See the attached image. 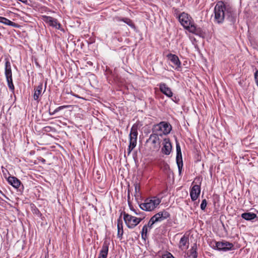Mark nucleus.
Instances as JSON below:
<instances>
[{
  "label": "nucleus",
  "instance_id": "nucleus-1",
  "mask_svg": "<svg viewBox=\"0 0 258 258\" xmlns=\"http://www.w3.org/2000/svg\"><path fill=\"white\" fill-rule=\"evenodd\" d=\"M214 22L218 24H222L225 19L232 24L236 21V15L233 8L226 6L222 2H218L214 8Z\"/></svg>",
  "mask_w": 258,
  "mask_h": 258
},
{
  "label": "nucleus",
  "instance_id": "nucleus-2",
  "mask_svg": "<svg viewBox=\"0 0 258 258\" xmlns=\"http://www.w3.org/2000/svg\"><path fill=\"white\" fill-rule=\"evenodd\" d=\"M178 20L184 28L190 33H193L201 37L205 36V32L200 27H198L194 23V20L190 15L184 12L178 16Z\"/></svg>",
  "mask_w": 258,
  "mask_h": 258
},
{
  "label": "nucleus",
  "instance_id": "nucleus-3",
  "mask_svg": "<svg viewBox=\"0 0 258 258\" xmlns=\"http://www.w3.org/2000/svg\"><path fill=\"white\" fill-rule=\"evenodd\" d=\"M161 203V200L156 197H153L151 198L146 199L144 202L139 205L140 208L146 211H152L154 210Z\"/></svg>",
  "mask_w": 258,
  "mask_h": 258
},
{
  "label": "nucleus",
  "instance_id": "nucleus-4",
  "mask_svg": "<svg viewBox=\"0 0 258 258\" xmlns=\"http://www.w3.org/2000/svg\"><path fill=\"white\" fill-rule=\"evenodd\" d=\"M138 135V126L137 125L134 124L131 129L130 134L129 135L130 145L127 150L128 155L130 154L132 151L136 147L137 145Z\"/></svg>",
  "mask_w": 258,
  "mask_h": 258
},
{
  "label": "nucleus",
  "instance_id": "nucleus-5",
  "mask_svg": "<svg viewBox=\"0 0 258 258\" xmlns=\"http://www.w3.org/2000/svg\"><path fill=\"white\" fill-rule=\"evenodd\" d=\"M123 214L124 221L127 227L130 229H133L144 218V216L143 217L137 218L125 212H123Z\"/></svg>",
  "mask_w": 258,
  "mask_h": 258
},
{
  "label": "nucleus",
  "instance_id": "nucleus-6",
  "mask_svg": "<svg viewBox=\"0 0 258 258\" xmlns=\"http://www.w3.org/2000/svg\"><path fill=\"white\" fill-rule=\"evenodd\" d=\"M159 136H162V134L152 133L146 141V143H150L152 145L154 150L158 151L160 147L161 141Z\"/></svg>",
  "mask_w": 258,
  "mask_h": 258
},
{
  "label": "nucleus",
  "instance_id": "nucleus-7",
  "mask_svg": "<svg viewBox=\"0 0 258 258\" xmlns=\"http://www.w3.org/2000/svg\"><path fill=\"white\" fill-rule=\"evenodd\" d=\"M42 20L49 26L64 32V29L61 28V24L58 22L56 19L48 16H42Z\"/></svg>",
  "mask_w": 258,
  "mask_h": 258
},
{
  "label": "nucleus",
  "instance_id": "nucleus-8",
  "mask_svg": "<svg viewBox=\"0 0 258 258\" xmlns=\"http://www.w3.org/2000/svg\"><path fill=\"white\" fill-rule=\"evenodd\" d=\"M215 246L219 250L226 251L233 249V243L226 241H218L215 242Z\"/></svg>",
  "mask_w": 258,
  "mask_h": 258
},
{
  "label": "nucleus",
  "instance_id": "nucleus-9",
  "mask_svg": "<svg viewBox=\"0 0 258 258\" xmlns=\"http://www.w3.org/2000/svg\"><path fill=\"white\" fill-rule=\"evenodd\" d=\"M176 161L178 167L179 174L180 175L182 172L183 162L180 146L179 143L176 144Z\"/></svg>",
  "mask_w": 258,
  "mask_h": 258
},
{
  "label": "nucleus",
  "instance_id": "nucleus-10",
  "mask_svg": "<svg viewBox=\"0 0 258 258\" xmlns=\"http://www.w3.org/2000/svg\"><path fill=\"white\" fill-rule=\"evenodd\" d=\"M167 57L173 63L172 67L176 70L179 71L181 68V62L178 57L175 54L169 53L167 55Z\"/></svg>",
  "mask_w": 258,
  "mask_h": 258
},
{
  "label": "nucleus",
  "instance_id": "nucleus-11",
  "mask_svg": "<svg viewBox=\"0 0 258 258\" xmlns=\"http://www.w3.org/2000/svg\"><path fill=\"white\" fill-rule=\"evenodd\" d=\"M170 216V214L167 211L164 210L152 216V218H154V221L157 223L158 222H161L169 218Z\"/></svg>",
  "mask_w": 258,
  "mask_h": 258
},
{
  "label": "nucleus",
  "instance_id": "nucleus-12",
  "mask_svg": "<svg viewBox=\"0 0 258 258\" xmlns=\"http://www.w3.org/2000/svg\"><path fill=\"white\" fill-rule=\"evenodd\" d=\"M160 91L167 97H171L173 93L170 88L165 83H161L158 85Z\"/></svg>",
  "mask_w": 258,
  "mask_h": 258
},
{
  "label": "nucleus",
  "instance_id": "nucleus-13",
  "mask_svg": "<svg viewBox=\"0 0 258 258\" xmlns=\"http://www.w3.org/2000/svg\"><path fill=\"white\" fill-rule=\"evenodd\" d=\"M163 147L161 149L162 152L166 155H169L172 150L170 139L169 138H165L163 140Z\"/></svg>",
  "mask_w": 258,
  "mask_h": 258
},
{
  "label": "nucleus",
  "instance_id": "nucleus-14",
  "mask_svg": "<svg viewBox=\"0 0 258 258\" xmlns=\"http://www.w3.org/2000/svg\"><path fill=\"white\" fill-rule=\"evenodd\" d=\"M114 21L117 22H123L126 24L128 26H130L132 29L134 30L136 29V27L134 23L131 19H130L128 18L116 16L114 18Z\"/></svg>",
  "mask_w": 258,
  "mask_h": 258
},
{
  "label": "nucleus",
  "instance_id": "nucleus-15",
  "mask_svg": "<svg viewBox=\"0 0 258 258\" xmlns=\"http://www.w3.org/2000/svg\"><path fill=\"white\" fill-rule=\"evenodd\" d=\"M201 187L199 185H194L190 190V196L192 201H195L199 197Z\"/></svg>",
  "mask_w": 258,
  "mask_h": 258
},
{
  "label": "nucleus",
  "instance_id": "nucleus-16",
  "mask_svg": "<svg viewBox=\"0 0 258 258\" xmlns=\"http://www.w3.org/2000/svg\"><path fill=\"white\" fill-rule=\"evenodd\" d=\"M109 245V243L107 241H105L103 242L98 258H107L108 252Z\"/></svg>",
  "mask_w": 258,
  "mask_h": 258
},
{
  "label": "nucleus",
  "instance_id": "nucleus-17",
  "mask_svg": "<svg viewBox=\"0 0 258 258\" xmlns=\"http://www.w3.org/2000/svg\"><path fill=\"white\" fill-rule=\"evenodd\" d=\"M189 246L188 237L185 235H183L180 239L178 247L181 250H186Z\"/></svg>",
  "mask_w": 258,
  "mask_h": 258
},
{
  "label": "nucleus",
  "instance_id": "nucleus-18",
  "mask_svg": "<svg viewBox=\"0 0 258 258\" xmlns=\"http://www.w3.org/2000/svg\"><path fill=\"white\" fill-rule=\"evenodd\" d=\"M5 75L6 78H12L11 63L8 58L5 59Z\"/></svg>",
  "mask_w": 258,
  "mask_h": 258
},
{
  "label": "nucleus",
  "instance_id": "nucleus-19",
  "mask_svg": "<svg viewBox=\"0 0 258 258\" xmlns=\"http://www.w3.org/2000/svg\"><path fill=\"white\" fill-rule=\"evenodd\" d=\"M7 181L9 184L16 188H18L21 183L20 180L15 176H10L7 178Z\"/></svg>",
  "mask_w": 258,
  "mask_h": 258
},
{
  "label": "nucleus",
  "instance_id": "nucleus-20",
  "mask_svg": "<svg viewBox=\"0 0 258 258\" xmlns=\"http://www.w3.org/2000/svg\"><path fill=\"white\" fill-rule=\"evenodd\" d=\"M42 83H40L34 88V93L33 97L34 100L37 102H39V97L42 95Z\"/></svg>",
  "mask_w": 258,
  "mask_h": 258
},
{
  "label": "nucleus",
  "instance_id": "nucleus-21",
  "mask_svg": "<svg viewBox=\"0 0 258 258\" xmlns=\"http://www.w3.org/2000/svg\"><path fill=\"white\" fill-rule=\"evenodd\" d=\"M117 237L121 239L122 238V235L123 233V222L122 220L120 217L117 219Z\"/></svg>",
  "mask_w": 258,
  "mask_h": 258
},
{
  "label": "nucleus",
  "instance_id": "nucleus-22",
  "mask_svg": "<svg viewBox=\"0 0 258 258\" xmlns=\"http://www.w3.org/2000/svg\"><path fill=\"white\" fill-rule=\"evenodd\" d=\"M105 75L108 79L110 80H114L117 77V75L115 72V70L113 71L108 67H106L105 70Z\"/></svg>",
  "mask_w": 258,
  "mask_h": 258
},
{
  "label": "nucleus",
  "instance_id": "nucleus-23",
  "mask_svg": "<svg viewBox=\"0 0 258 258\" xmlns=\"http://www.w3.org/2000/svg\"><path fill=\"white\" fill-rule=\"evenodd\" d=\"M161 123L163 127V134L164 135L169 134L172 130L171 124L167 121H161Z\"/></svg>",
  "mask_w": 258,
  "mask_h": 258
},
{
  "label": "nucleus",
  "instance_id": "nucleus-24",
  "mask_svg": "<svg viewBox=\"0 0 258 258\" xmlns=\"http://www.w3.org/2000/svg\"><path fill=\"white\" fill-rule=\"evenodd\" d=\"M197 244L196 243H194L191 246V248L189 250V258H197L198 257V252H197Z\"/></svg>",
  "mask_w": 258,
  "mask_h": 258
},
{
  "label": "nucleus",
  "instance_id": "nucleus-25",
  "mask_svg": "<svg viewBox=\"0 0 258 258\" xmlns=\"http://www.w3.org/2000/svg\"><path fill=\"white\" fill-rule=\"evenodd\" d=\"M153 133L163 134V127L161 122L158 124H154L152 128Z\"/></svg>",
  "mask_w": 258,
  "mask_h": 258
},
{
  "label": "nucleus",
  "instance_id": "nucleus-26",
  "mask_svg": "<svg viewBox=\"0 0 258 258\" xmlns=\"http://www.w3.org/2000/svg\"><path fill=\"white\" fill-rule=\"evenodd\" d=\"M241 217L247 221H251L256 218V215L253 213H244L241 214Z\"/></svg>",
  "mask_w": 258,
  "mask_h": 258
},
{
  "label": "nucleus",
  "instance_id": "nucleus-27",
  "mask_svg": "<svg viewBox=\"0 0 258 258\" xmlns=\"http://www.w3.org/2000/svg\"><path fill=\"white\" fill-rule=\"evenodd\" d=\"M0 22L6 25L11 26L15 27H16L17 25V24L13 22L10 20L3 17H0Z\"/></svg>",
  "mask_w": 258,
  "mask_h": 258
},
{
  "label": "nucleus",
  "instance_id": "nucleus-28",
  "mask_svg": "<svg viewBox=\"0 0 258 258\" xmlns=\"http://www.w3.org/2000/svg\"><path fill=\"white\" fill-rule=\"evenodd\" d=\"M148 228L147 225H145L142 228L141 234L142 238L144 240H146L147 237Z\"/></svg>",
  "mask_w": 258,
  "mask_h": 258
},
{
  "label": "nucleus",
  "instance_id": "nucleus-29",
  "mask_svg": "<svg viewBox=\"0 0 258 258\" xmlns=\"http://www.w3.org/2000/svg\"><path fill=\"white\" fill-rule=\"evenodd\" d=\"M6 80H7L8 86L9 89L12 92H14V90H15V87H14V85L13 83L12 78H9V79H8V78H6Z\"/></svg>",
  "mask_w": 258,
  "mask_h": 258
},
{
  "label": "nucleus",
  "instance_id": "nucleus-30",
  "mask_svg": "<svg viewBox=\"0 0 258 258\" xmlns=\"http://www.w3.org/2000/svg\"><path fill=\"white\" fill-rule=\"evenodd\" d=\"M70 106V105H62L58 107H57L52 112V114H54L58 112V111H60L62 109H63L64 108H69Z\"/></svg>",
  "mask_w": 258,
  "mask_h": 258
},
{
  "label": "nucleus",
  "instance_id": "nucleus-31",
  "mask_svg": "<svg viewBox=\"0 0 258 258\" xmlns=\"http://www.w3.org/2000/svg\"><path fill=\"white\" fill-rule=\"evenodd\" d=\"M156 223L155 221L154 220V218L152 217L151 218L150 220L149 221L147 225V227L151 229L152 228L153 225Z\"/></svg>",
  "mask_w": 258,
  "mask_h": 258
},
{
  "label": "nucleus",
  "instance_id": "nucleus-32",
  "mask_svg": "<svg viewBox=\"0 0 258 258\" xmlns=\"http://www.w3.org/2000/svg\"><path fill=\"white\" fill-rule=\"evenodd\" d=\"M207 202L206 199H204L202 201L200 207L202 210L204 211L207 207Z\"/></svg>",
  "mask_w": 258,
  "mask_h": 258
},
{
  "label": "nucleus",
  "instance_id": "nucleus-33",
  "mask_svg": "<svg viewBox=\"0 0 258 258\" xmlns=\"http://www.w3.org/2000/svg\"><path fill=\"white\" fill-rule=\"evenodd\" d=\"M171 100L176 104H178L180 101L179 98L177 96H172L171 97H169Z\"/></svg>",
  "mask_w": 258,
  "mask_h": 258
},
{
  "label": "nucleus",
  "instance_id": "nucleus-34",
  "mask_svg": "<svg viewBox=\"0 0 258 258\" xmlns=\"http://www.w3.org/2000/svg\"><path fill=\"white\" fill-rule=\"evenodd\" d=\"M162 168L163 171H166L169 170L170 169V167H169V165L167 163H164Z\"/></svg>",
  "mask_w": 258,
  "mask_h": 258
},
{
  "label": "nucleus",
  "instance_id": "nucleus-35",
  "mask_svg": "<svg viewBox=\"0 0 258 258\" xmlns=\"http://www.w3.org/2000/svg\"><path fill=\"white\" fill-rule=\"evenodd\" d=\"M162 258H175L173 255L170 252H167L162 255Z\"/></svg>",
  "mask_w": 258,
  "mask_h": 258
},
{
  "label": "nucleus",
  "instance_id": "nucleus-36",
  "mask_svg": "<svg viewBox=\"0 0 258 258\" xmlns=\"http://www.w3.org/2000/svg\"><path fill=\"white\" fill-rule=\"evenodd\" d=\"M254 79L255 84L258 86V70H256L254 73Z\"/></svg>",
  "mask_w": 258,
  "mask_h": 258
},
{
  "label": "nucleus",
  "instance_id": "nucleus-37",
  "mask_svg": "<svg viewBox=\"0 0 258 258\" xmlns=\"http://www.w3.org/2000/svg\"><path fill=\"white\" fill-rule=\"evenodd\" d=\"M135 214H136V215H141V216H142V217H143V216L145 217V216H144V213H143V212H139V213H138V212H137V211H136V212H135Z\"/></svg>",
  "mask_w": 258,
  "mask_h": 258
},
{
  "label": "nucleus",
  "instance_id": "nucleus-38",
  "mask_svg": "<svg viewBox=\"0 0 258 258\" xmlns=\"http://www.w3.org/2000/svg\"><path fill=\"white\" fill-rule=\"evenodd\" d=\"M128 205H129V207H130V209H131L132 211H134V212L135 213V212H136V210L134 209V208L132 206V205H131V204L130 203V202H129V201H128Z\"/></svg>",
  "mask_w": 258,
  "mask_h": 258
},
{
  "label": "nucleus",
  "instance_id": "nucleus-39",
  "mask_svg": "<svg viewBox=\"0 0 258 258\" xmlns=\"http://www.w3.org/2000/svg\"><path fill=\"white\" fill-rule=\"evenodd\" d=\"M140 187H138L137 185L135 186V191L136 192H139Z\"/></svg>",
  "mask_w": 258,
  "mask_h": 258
},
{
  "label": "nucleus",
  "instance_id": "nucleus-40",
  "mask_svg": "<svg viewBox=\"0 0 258 258\" xmlns=\"http://www.w3.org/2000/svg\"><path fill=\"white\" fill-rule=\"evenodd\" d=\"M40 160L43 162V163H45V160L44 159H43V158H41V159H40Z\"/></svg>",
  "mask_w": 258,
  "mask_h": 258
},
{
  "label": "nucleus",
  "instance_id": "nucleus-41",
  "mask_svg": "<svg viewBox=\"0 0 258 258\" xmlns=\"http://www.w3.org/2000/svg\"><path fill=\"white\" fill-rule=\"evenodd\" d=\"M52 112H51L50 110L49 111V114L50 115H52L53 114H52Z\"/></svg>",
  "mask_w": 258,
  "mask_h": 258
},
{
  "label": "nucleus",
  "instance_id": "nucleus-42",
  "mask_svg": "<svg viewBox=\"0 0 258 258\" xmlns=\"http://www.w3.org/2000/svg\"><path fill=\"white\" fill-rule=\"evenodd\" d=\"M35 210H36V211H37L38 212H39V210H38L37 208H36Z\"/></svg>",
  "mask_w": 258,
  "mask_h": 258
},
{
  "label": "nucleus",
  "instance_id": "nucleus-43",
  "mask_svg": "<svg viewBox=\"0 0 258 258\" xmlns=\"http://www.w3.org/2000/svg\"><path fill=\"white\" fill-rule=\"evenodd\" d=\"M50 128V127L46 126V128Z\"/></svg>",
  "mask_w": 258,
  "mask_h": 258
},
{
  "label": "nucleus",
  "instance_id": "nucleus-44",
  "mask_svg": "<svg viewBox=\"0 0 258 258\" xmlns=\"http://www.w3.org/2000/svg\"><path fill=\"white\" fill-rule=\"evenodd\" d=\"M129 198H130V195H129V194H128V198L129 199Z\"/></svg>",
  "mask_w": 258,
  "mask_h": 258
}]
</instances>
